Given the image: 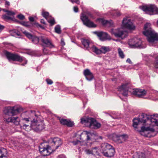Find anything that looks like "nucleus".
<instances>
[{
  "label": "nucleus",
  "mask_w": 158,
  "mask_h": 158,
  "mask_svg": "<svg viewBox=\"0 0 158 158\" xmlns=\"http://www.w3.org/2000/svg\"><path fill=\"white\" fill-rule=\"evenodd\" d=\"M42 15L44 17L47 19V17L49 15V13L47 12H43L42 13Z\"/></svg>",
  "instance_id": "58836bf2"
},
{
  "label": "nucleus",
  "mask_w": 158,
  "mask_h": 158,
  "mask_svg": "<svg viewBox=\"0 0 158 158\" xmlns=\"http://www.w3.org/2000/svg\"><path fill=\"white\" fill-rule=\"evenodd\" d=\"M43 51L45 54H47L48 53V50L44 48L43 49Z\"/></svg>",
  "instance_id": "603ef678"
},
{
  "label": "nucleus",
  "mask_w": 158,
  "mask_h": 158,
  "mask_svg": "<svg viewBox=\"0 0 158 158\" xmlns=\"http://www.w3.org/2000/svg\"><path fill=\"white\" fill-rule=\"evenodd\" d=\"M98 20L103 25L108 27H112L113 26V23L111 20L108 21L102 18H100L98 19Z\"/></svg>",
  "instance_id": "4be33fe9"
},
{
  "label": "nucleus",
  "mask_w": 158,
  "mask_h": 158,
  "mask_svg": "<svg viewBox=\"0 0 158 158\" xmlns=\"http://www.w3.org/2000/svg\"><path fill=\"white\" fill-rule=\"evenodd\" d=\"M31 39L33 42L35 44H37L40 40L39 38L36 36H33Z\"/></svg>",
  "instance_id": "473e14b6"
},
{
  "label": "nucleus",
  "mask_w": 158,
  "mask_h": 158,
  "mask_svg": "<svg viewBox=\"0 0 158 158\" xmlns=\"http://www.w3.org/2000/svg\"><path fill=\"white\" fill-rule=\"evenodd\" d=\"M142 123L139 118H135L133 120V126L135 128H136L139 124Z\"/></svg>",
  "instance_id": "a878e982"
},
{
  "label": "nucleus",
  "mask_w": 158,
  "mask_h": 158,
  "mask_svg": "<svg viewBox=\"0 0 158 158\" xmlns=\"http://www.w3.org/2000/svg\"><path fill=\"white\" fill-rule=\"evenodd\" d=\"M110 32L112 35H114L117 38L123 39L127 36V32L123 31L121 28L112 29Z\"/></svg>",
  "instance_id": "1a4fd4ad"
},
{
  "label": "nucleus",
  "mask_w": 158,
  "mask_h": 158,
  "mask_svg": "<svg viewBox=\"0 0 158 158\" xmlns=\"http://www.w3.org/2000/svg\"><path fill=\"white\" fill-rule=\"evenodd\" d=\"M122 140V139H120V135H116V139H114V140L118 143L119 140Z\"/></svg>",
  "instance_id": "a19ab883"
},
{
  "label": "nucleus",
  "mask_w": 158,
  "mask_h": 158,
  "mask_svg": "<svg viewBox=\"0 0 158 158\" xmlns=\"http://www.w3.org/2000/svg\"><path fill=\"white\" fill-rule=\"evenodd\" d=\"M4 28V27L3 26L0 24V31L3 29Z\"/></svg>",
  "instance_id": "5fc2aeb1"
},
{
  "label": "nucleus",
  "mask_w": 158,
  "mask_h": 158,
  "mask_svg": "<svg viewBox=\"0 0 158 158\" xmlns=\"http://www.w3.org/2000/svg\"><path fill=\"white\" fill-rule=\"evenodd\" d=\"M126 61L127 62H128L130 64H132L131 61V60L129 58H128L127 59V60H126Z\"/></svg>",
  "instance_id": "6e6d98bb"
},
{
  "label": "nucleus",
  "mask_w": 158,
  "mask_h": 158,
  "mask_svg": "<svg viewBox=\"0 0 158 158\" xmlns=\"http://www.w3.org/2000/svg\"><path fill=\"white\" fill-rule=\"evenodd\" d=\"M5 12H7L8 15H13L15 14V13L12 11H10L8 10L5 11Z\"/></svg>",
  "instance_id": "c03bdc74"
},
{
  "label": "nucleus",
  "mask_w": 158,
  "mask_h": 158,
  "mask_svg": "<svg viewBox=\"0 0 158 158\" xmlns=\"http://www.w3.org/2000/svg\"><path fill=\"white\" fill-rule=\"evenodd\" d=\"M81 122L82 124H87L89 127L92 128L98 129L101 126L100 123L96 121L94 118L91 117L82 118Z\"/></svg>",
  "instance_id": "39448f33"
},
{
  "label": "nucleus",
  "mask_w": 158,
  "mask_h": 158,
  "mask_svg": "<svg viewBox=\"0 0 158 158\" xmlns=\"http://www.w3.org/2000/svg\"><path fill=\"white\" fill-rule=\"evenodd\" d=\"M123 25L124 27L129 30L134 29L135 28V26L131 20L128 18H126L123 19Z\"/></svg>",
  "instance_id": "ddd939ff"
},
{
  "label": "nucleus",
  "mask_w": 158,
  "mask_h": 158,
  "mask_svg": "<svg viewBox=\"0 0 158 158\" xmlns=\"http://www.w3.org/2000/svg\"><path fill=\"white\" fill-rule=\"evenodd\" d=\"M23 33L29 39H31L33 36L31 34L26 31H24L23 32Z\"/></svg>",
  "instance_id": "f704fd0d"
},
{
  "label": "nucleus",
  "mask_w": 158,
  "mask_h": 158,
  "mask_svg": "<svg viewBox=\"0 0 158 158\" xmlns=\"http://www.w3.org/2000/svg\"><path fill=\"white\" fill-rule=\"evenodd\" d=\"M73 10L75 12H77L78 11V8L77 6H74L73 7Z\"/></svg>",
  "instance_id": "09e8293b"
},
{
  "label": "nucleus",
  "mask_w": 158,
  "mask_h": 158,
  "mask_svg": "<svg viewBox=\"0 0 158 158\" xmlns=\"http://www.w3.org/2000/svg\"><path fill=\"white\" fill-rule=\"evenodd\" d=\"M31 113H33V115H35V111H32V110H31L30 111Z\"/></svg>",
  "instance_id": "680f3d73"
},
{
  "label": "nucleus",
  "mask_w": 158,
  "mask_h": 158,
  "mask_svg": "<svg viewBox=\"0 0 158 158\" xmlns=\"http://www.w3.org/2000/svg\"><path fill=\"white\" fill-rule=\"evenodd\" d=\"M113 146L107 143H102L100 147V151L102 154L106 151L108 149L112 148Z\"/></svg>",
  "instance_id": "6ab92c4d"
},
{
  "label": "nucleus",
  "mask_w": 158,
  "mask_h": 158,
  "mask_svg": "<svg viewBox=\"0 0 158 158\" xmlns=\"http://www.w3.org/2000/svg\"><path fill=\"white\" fill-rule=\"evenodd\" d=\"M4 10L5 12V11H6V10H5V9H4V10Z\"/></svg>",
  "instance_id": "0e129e2a"
},
{
  "label": "nucleus",
  "mask_w": 158,
  "mask_h": 158,
  "mask_svg": "<svg viewBox=\"0 0 158 158\" xmlns=\"http://www.w3.org/2000/svg\"><path fill=\"white\" fill-rule=\"evenodd\" d=\"M31 126L35 130L40 131L43 129L44 128V123L41 122H38L36 120L34 119L31 121Z\"/></svg>",
  "instance_id": "f8f14e48"
},
{
  "label": "nucleus",
  "mask_w": 158,
  "mask_h": 158,
  "mask_svg": "<svg viewBox=\"0 0 158 158\" xmlns=\"http://www.w3.org/2000/svg\"><path fill=\"white\" fill-rule=\"evenodd\" d=\"M93 52H94L97 54H101V49H98L94 45L92 46L90 49Z\"/></svg>",
  "instance_id": "bb28decb"
},
{
  "label": "nucleus",
  "mask_w": 158,
  "mask_h": 158,
  "mask_svg": "<svg viewBox=\"0 0 158 158\" xmlns=\"http://www.w3.org/2000/svg\"><path fill=\"white\" fill-rule=\"evenodd\" d=\"M46 81L47 82V84L49 85H51L53 83V81H52L50 79H47L46 80Z\"/></svg>",
  "instance_id": "37998d69"
},
{
  "label": "nucleus",
  "mask_w": 158,
  "mask_h": 158,
  "mask_svg": "<svg viewBox=\"0 0 158 158\" xmlns=\"http://www.w3.org/2000/svg\"><path fill=\"white\" fill-rule=\"evenodd\" d=\"M57 158H66L65 156L63 154H61L59 155Z\"/></svg>",
  "instance_id": "8fccbe9b"
},
{
  "label": "nucleus",
  "mask_w": 158,
  "mask_h": 158,
  "mask_svg": "<svg viewBox=\"0 0 158 158\" xmlns=\"http://www.w3.org/2000/svg\"><path fill=\"white\" fill-rule=\"evenodd\" d=\"M128 86L127 84H123L118 88V91L123 95L127 96L128 95Z\"/></svg>",
  "instance_id": "2eb2a0df"
},
{
  "label": "nucleus",
  "mask_w": 158,
  "mask_h": 158,
  "mask_svg": "<svg viewBox=\"0 0 158 158\" xmlns=\"http://www.w3.org/2000/svg\"><path fill=\"white\" fill-rule=\"evenodd\" d=\"M143 125L146 122H151L154 125L153 128L149 127H145L143 126L141 127L139 132L141 135L146 137H153L155 136L158 132V114H154L150 116L145 113H142L139 118Z\"/></svg>",
  "instance_id": "f257e3e1"
},
{
  "label": "nucleus",
  "mask_w": 158,
  "mask_h": 158,
  "mask_svg": "<svg viewBox=\"0 0 158 158\" xmlns=\"http://www.w3.org/2000/svg\"><path fill=\"white\" fill-rule=\"evenodd\" d=\"M118 52L119 56L122 58H123L124 57V55L120 48H118Z\"/></svg>",
  "instance_id": "72a5a7b5"
},
{
  "label": "nucleus",
  "mask_w": 158,
  "mask_h": 158,
  "mask_svg": "<svg viewBox=\"0 0 158 158\" xmlns=\"http://www.w3.org/2000/svg\"><path fill=\"white\" fill-rule=\"evenodd\" d=\"M128 44L131 48L138 47L139 48H144L145 47L142 45V41L139 39L134 38L129 40Z\"/></svg>",
  "instance_id": "9d476101"
},
{
  "label": "nucleus",
  "mask_w": 158,
  "mask_h": 158,
  "mask_svg": "<svg viewBox=\"0 0 158 158\" xmlns=\"http://www.w3.org/2000/svg\"><path fill=\"white\" fill-rule=\"evenodd\" d=\"M23 24L24 26H25L26 27H29L30 26V25L29 24V23L28 22H23Z\"/></svg>",
  "instance_id": "3c124183"
},
{
  "label": "nucleus",
  "mask_w": 158,
  "mask_h": 158,
  "mask_svg": "<svg viewBox=\"0 0 158 158\" xmlns=\"http://www.w3.org/2000/svg\"><path fill=\"white\" fill-rule=\"evenodd\" d=\"M7 152L6 149L2 148H0V158H7Z\"/></svg>",
  "instance_id": "393cba45"
},
{
  "label": "nucleus",
  "mask_w": 158,
  "mask_h": 158,
  "mask_svg": "<svg viewBox=\"0 0 158 158\" xmlns=\"http://www.w3.org/2000/svg\"><path fill=\"white\" fill-rule=\"evenodd\" d=\"M10 32L11 33H14V34L13 35H12L13 36H19L20 35V32L17 30H14L11 31Z\"/></svg>",
  "instance_id": "c9c22d12"
},
{
  "label": "nucleus",
  "mask_w": 158,
  "mask_h": 158,
  "mask_svg": "<svg viewBox=\"0 0 158 158\" xmlns=\"http://www.w3.org/2000/svg\"><path fill=\"white\" fill-rule=\"evenodd\" d=\"M70 1L73 3H75L77 4L80 3V2L79 0H70Z\"/></svg>",
  "instance_id": "a18cd8bd"
},
{
  "label": "nucleus",
  "mask_w": 158,
  "mask_h": 158,
  "mask_svg": "<svg viewBox=\"0 0 158 158\" xmlns=\"http://www.w3.org/2000/svg\"><path fill=\"white\" fill-rule=\"evenodd\" d=\"M29 20L31 22H33L34 21V18L33 17H29Z\"/></svg>",
  "instance_id": "864d4df0"
},
{
  "label": "nucleus",
  "mask_w": 158,
  "mask_h": 158,
  "mask_svg": "<svg viewBox=\"0 0 158 158\" xmlns=\"http://www.w3.org/2000/svg\"><path fill=\"white\" fill-rule=\"evenodd\" d=\"M21 128L27 131H29L31 129V127L30 126L25 124L23 125L22 126H21Z\"/></svg>",
  "instance_id": "c756f323"
},
{
  "label": "nucleus",
  "mask_w": 158,
  "mask_h": 158,
  "mask_svg": "<svg viewBox=\"0 0 158 158\" xmlns=\"http://www.w3.org/2000/svg\"><path fill=\"white\" fill-rule=\"evenodd\" d=\"M48 21L52 25L55 24V20L53 19L49 20Z\"/></svg>",
  "instance_id": "ea45409f"
},
{
  "label": "nucleus",
  "mask_w": 158,
  "mask_h": 158,
  "mask_svg": "<svg viewBox=\"0 0 158 158\" xmlns=\"http://www.w3.org/2000/svg\"><path fill=\"white\" fill-rule=\"evenodd\" d=\"M40 22L44 24H46V23L44 19H41L40 20Z\"/></svg>",
  "instance_id": "4d7b16f0"
},
{
  "label": "nucleus",
  "mask_w": 158,
  "mask_h": 158,
  "mask_svg": "<svg viewBox=\"0 0 158 158\" xmlns=\"http://www.w3.org/2000/svg\"><path fill=\"white\" fill-rule=\"evenodd\" d=\"M40 40L43 44V46L50 48H54V45L52 44L51 41L48 38L43 36H41Z\"/></svg>",
  "instance_id": "4468645a"
},
{
  "label": "nucleus",
  "mask_w": 158,
  "mask_h": 158,
  "mask_svg": "<svg viewBox=\"0 0 158 158\" xmlns=\"http://www.w3.org/2000/svg\"><path fill=\"white\" fill-rule=\"evenodd\" d=\"M8 15H3V18L4 19L9 20L11 19V18L8 16Z\"/></svg>",
  "instance_id": "4c0bfd02"
},
{
  "label": "nucleus",
  "mask_w": 158,
  "mask_h": 158,
  "mask_svg": "<svg viewBox=\"0 0 158 158\" xmlns=\"http://www.w3.org/2000/svg\"><path fill=\"white\" fill-rule=\"evenodd\" d=\"M4 54L8 60L10 61L12 60L13 61H18L20 62L24 61L25 62L24 64H22L21 65H24L27 62V60L24 57L20 56L17 53H11L6 51L4 52Z\"/></svg>",
  "instance_id": "20e7f679"
},
{
  "label": "nucleus",
  "mask_w": 158,
  "mask_h": 158,
  "mask_svg": "<svg viewBox=\"0 0 158 158\" xmlns=\"http://www.w3.org/2000/svg\"><path fill=\"white\" fill-rule=\"evenodd\" d=\"M39 26L40 27H41V28H43V27H42V26H41L40 25H39Z\"/></svg>",
  "instance_id": "e2e57ef3"
},
{
  "label": "nucleus",
  "mask_w": 158,
  "mask_h": 158,
  "mask_svg": "<svg viewBox=\"0 0 158 158\" xmlns=\"http://www.w3.org/2000/svg\"><path fill=\"white\" fill-rule=\"evenodd\" d=\"M139 8L146 13L152 15L158 14V7L154 4H149L140 6Z\"/></svg>",
  "instance_id": "423d86ee"
},
{
  "label": "nucleus",
  "mask_w": 158,
  "mask_h": 158,
  "mask_svg": "<svg viewBox=\"0 0 158 158\" xmlns=\"http://www.w3.org/2000/svg\"><path fill=\"white\" fill-rule=\"evenodd\" d=\"M4 119L5 121L7 123H12L15 125L19 124L20 120L19 118L18 117H7L6 116L5 117Z\"/></svg>",
  "instance_id": "dca6fc26"
},
{
  "label": "nucleus",
  "mask_w": 158,
  "mask_h": 158,
  "mask_svg": "<svg viewBox=\"0 0 158 158\" xmlns=\"http://www.w3.org/2000/svg\"><path fill=\"white\" fill-rule=\"evenodd\" d=\"M81 41L84 48L88 50L90 49L91 47L93 45L89 40L82 39L81 40Z\"/></svg>",
  "instance_id": "5701e85b"
},
{
  "label": "nucleus",
  "mask_w": 158,
  "mask_h": 158,
  "mask_svg": "<svg viewBox=\"0 0 158 158\" xmlns=\"http://www.w3.org/2000/svg\"><path fill=\"white\" fill-rule=\"evenodd\" d=\"M17 17L20 19L23 20L25 18L24 16L22 14L19 15H17Z\"/></svg>",
  "instance_id": "79ce46f5"
},
{
  "label": "nucleus",
  "mask_w": 158,
  "mask_h": 158,
  "mask_svg": "<svg viewBox=\"0 0 158 158\" xmlns=\"http://www.w3.org/2000/svg\"><path fill=\"white\" fill-rule=\"evenodd\" d=\"M1 11V9L0 8V11Z\"/></svg>",
  "instance_id": "69168bd1"
},
{
  "label": "nucleus",
  "mask_w": 158,
  "mask_h": 158,
  "mask_svg": "<svg viewBox=\"0 0 158 158\" xmlns=\"http://www.w3.org/2000/svg\"><path fill=\"white\" fill-rule=\"evenodd\" d=\"M97 34L102 41H104L107 40H110L111 39L110 36L106 32L102 31L97 32Z\"/></svg>",
  "instance_id": "a211bd4d"
},
{
  "label": "nucleus",
  "mask_w": 158,
  "mask_h": 158,
  "mask_svg": "<svg viewBox=\"0 0 158 158\" xmlns=\"http://www.w3.org/2000/svg\"><path fill=\"white\" fill-rule=\"evenodd\" d=\"M59 120L60 123L63 125H65L69 127H72L73 125V122L70 121L69 120H67L60 118H59Z\"/></svg>",
  "instance_id": "b1692460"
},
{
  "label": "nucleus",
  "mask_w": 158,
  "mask_h": 158,
  "mask_svg": "<svg viewBox=\"0 0 158 158\" xmlns=\"http://www.w3.org/2000/svg\"><path fill=\"white\" fill-rule=\"evenodd\" d=\"M48 142L42 143L39 146V151L44 156L49 155L62 144V140L58 137L50 138Z\"/></svg>",
  "instance_id": "f03ea898"
},
{
  "label": "nucleus",
  "mask_w": 158,
  "mask_h": 158,
  "mask_svg": "<svg viewBox=\"0 0 158 158\" xmlns=\"http://www.w3.org/2000/svg\"><path fill=\"white\" fill-rule=\"evenodd\" d=\"M55 32L58 34H60L61 33V30L60 27V25H57L55 27Z\"/></svg>",
  "instance_id": "2f4dec72"
},
{
  "label": "nucleus",
  "mask_w": 158,
  "mask_h": 158,
  "mask_svg": "<svg viewBox=\"0 0 158 158\" xmlns=\"http://www.w3.org/2000/svg\"><path fill=\"white\" fill-rule=\"evenodd\" d=\"M22 111V109L19 108L8 106L4 108L3 112L6 116H13L17 114Z\"/></svg>",
  "instance_id": "6e6552de"
},
{
  "label": "nucleus",
  "mask_w": 158,
  "mask_h": 158,
  "mask_svg": "<svg viewBox=\"0 0 158 158\" xmlns=\"http://www.w3.org/2000/svg\"><path fill=\"white\" fill-rule=\"evenodd\" d=\"M83 134H85L87 135L86 140L87 141L92 140L94 141V139H97V135L96 133L92 132L91 131H83V133H81L80 135H79V136L80 137V139L81 140V141L77 140L76 141H74L73 142L74 145H76L77 144H81V141H82V140L81 137V135Z\"/></svg>",
  "instance_id": "0eeeda50"
},
{
  "label": "nucleus",
  "mask_w": 158,
  "mask_h": 158,
  "mask_svg": "<svg viewBox=\"0 0 158 158\" xmlns=\"http://www.w3.org/2000/svg\"><path fill=\"white\" fill-rule=\"evenodd\" d=\"M146 93V91L143 89H135L132 91V94L139 98L143 97Z\"/></svg>",
  "instance_id": "f3484780"
},
{
  "label": "nucleus",
  "mask_w": 158,
  "mask_h": 158,
  "mask_svg": "<svg viewBox=\"0 0 158 158\" xmlns=\"http://www.w3.org/2000/svg\"><path fill=\"white\" fill-rule=\"evenodd\" d=\"M5 5H7L8 6H9L10 5V3L9 2L7 1H6L5 3Z\"/></svg>",
  "instance_id": "13d9d810"
},
{
  "label": "nucleus",
  "mask_w": 158,
  "mask_h": 158,
  "mask_svg": "<svg viewBox=\"0 0 158 158\" xmlns=\"http://www.w3.org/2000/svg\"><path fill=\"white\" fill-rule=\"evenodd\" d=\"M150 23H146L144 27V35L147 37L148 41L151 43H156L158 41V34L151 27Z\"/></svg>",
  "instance_id": "7ed1b4c3"
},
{
  "label": "nucleus",
  "mask_w": 158,
  "mask_h": 158,
  "mask_svg": "<svg viewBox=\"0 0 158 158\" xmlns=\"http://www.w3.org/2000/svg\"><path fill=\"white\" fill-rule=\"evenodd\" d=\"M60 44L61 45L63 46H64L65 45V43L64 42V39L62 38L61 39Z\"/></svg>",
  "instance_id": "de8ad7c7"
},
{
  "label": "nucleus",
  "mask_w": 158,
  "mask_h": 158,
  "mask_svg": "<svg viewBox=\"0 0 158 158\" xmlns=\"http://www.w3.org/2000/svg\"><path fill=\"white\" fill-rule=\"evenodd\" d=\"M100 149L99 150L97 147L92 148L91 149H87L85 151L86 154H91L93 155H100Z\"/></svg>",
  "instance_id": "aec40b11"
},
{
  "label": "nucleus",
  "mask_w": 158,
  "mask_h": 158,
  "mask_svg": "<svg viewBox=\"0 0 158 158\" xmlns=\"http://www.w3.org/2000/svg\"><path fill=\"white\" fill-rule=\"evenodd\" d=\"M29 118H23V121H25L26 122H28L29 121Z\"/></svg>",
  "instance_id": "bf43d9fd"
},
{
  "label": "nucleus",
  "mask_w": 158,
  "mask_h": 158,
  "mask_svg": "<svg viewBox=\"0 0 158 158\" xmlns=\"http://www.w3.org/2000/svg\"><path fill=\"white\" fill-rule=\"evenodd\" d=\"M116 14L117 16H119L120 15V13L119 12H116Z\"/></svg>",
  "instance_id": "052dcab7"
},
{
  "label": "nucleus",
  "mask_w": 158,
  "mask_h": 158,
  "mask_svg": "<svg viewBox=\"0 0 158 158\" xmlns=\"http://www.w3.org/2000/svg\"><path fill=\"white\" fill-rule=\"evenodd\" d=\"M86 79L89 81H91L94 78V76L92 74H91L90 75L88 76L87 77H85Z\"/></svg>",
  "instance_id": "e433bc0d"
},
{
  "label": "nucleus",
  "mask_w": 158,
  "mask_h": 158,
  "mask_svg": "<svg viewBox=\"0 0 158 158\" xmlns=\"http://www.w3.org/2000/svg\"><path fill=\"white\" fill-rule=\"evenodd\" d=\"M120 138L122 139V140H119L118 143H122L125 141L128 138V136L127 135L124 134L120 135Z\"/></svg>",
  "instance_id": "cd10ccee"
},
{
  "label": "nucleus",
  "mask_w": 158,
  "mask_h": 158,
  "mask_svg": "<svg viewBox=\"0 0 158 158\" xmlns=\"http://www.w3.org/2000/svg\"><path fill=\"white\" fill-rule=\"evenodd\" d=\"M115 152V149L113 147L112 148L108 149L102 154L105 157L110 158L114 156Z\"/></svg>",
  "instance_id": "412c9836"
},
{
  "label": "nucleus",
  "mask_w": 158,
  "mask_h": 158,
  "mask_svg": "<svg viewBox=\"0 0 158 158\" xmlns=\"http://www.w3.org/2000/svg\"><path fill=\"white\" fill-rule=\"evenodd\" d=\"M101 54H105L106 52L110 51V48L109 47L102 46L101 48Z\"/></svg>",
  "instance_id": "c85d7f7f"
},
{
  "label": "nucleus",
  "mask_w": 158,
  "mask_h": 158,
  "mask_svg": "<svg viewBox=\"0 0 158 158\" xmlns=\"http://www.w3.org/2000/svg\"><path fill=\"white\" fill-rule=\"evenodd\" d=\"M83 73L85 77H87L88 76L90 75L92 73L89 69H87L84 71Z\"/></svg>",
  "instance_id": "7c9ffc66"
},
{
  "label": "nucleus",
  "mask_w": 158,
  "mask_h": 158,
  "mask_svg": "<svg viewBox=\"0 0 158 158\" xmlns=\"http://www.w3.org/2000/svg\"><path fill=\"white\" fill-rule=\"evenodd\" d=\"M156 62L155 64V67L156 68H158V56L156 57Z\"/></svg>",
  "instance_id": "49530a36"
},
{
  "label": "nucleus",
  "mask_w": 158,
  "mask_h": 158,
  "mask_svg": "<svg viewBox=\"0 0 158 158\" xmlns=\"http://www.w3.org/2000/svg\"><path fill=\"white\" fill-rule=\"evenodd\" d=\"M81 19L84 25L89 27H95L96 25L90 21L85 15L82 14L81 16Z\"/></svg>",
  "instance_id": "9b49d317"
}]
</instances>
